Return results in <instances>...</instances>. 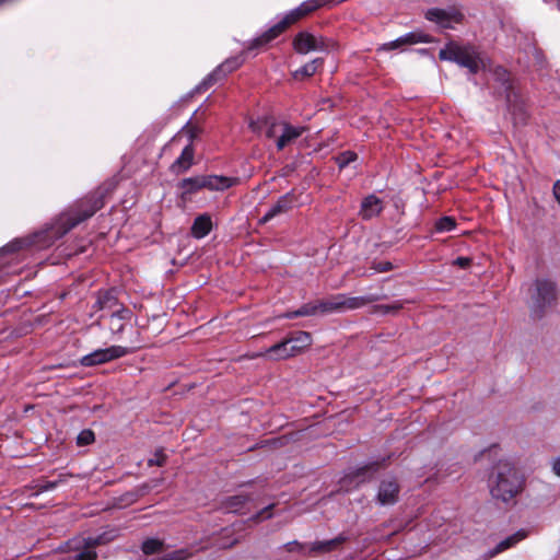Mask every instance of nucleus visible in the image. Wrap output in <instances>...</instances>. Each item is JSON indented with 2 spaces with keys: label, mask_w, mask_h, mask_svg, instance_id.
I'll list each match as a JSON object with an SVG mask.
<instances>
[{
  "label": "nucleus",
  "mask_w": 560,
  "mask_h": 560,
  "mask_svg": "<svg viewBox=\"0 0 560 560\" xmlns=\"http://www.w3.org/2000/svg\"><path fill=\"white\" fill-rule=\"evenodd\" d=\"M131 351L128 348L121 346H110L105 349H96L93 352L83 355L80 359V364L82 366H94L98 364H104L109 361L122 358L129 354Z\"/></svg>",
  "instance_id": "8"
},
{
  "label": "nucleus",
  "mask_w": 560,
  "mask_h": 560,
  "mask_svg": "<svg viewBox=\"0 0 560 560\" xmlns=\"http://www.w3.org/2000/svg\"><path fill=\"white\" fill-rule=\"evenodd\" d=\"M323 66V59L316 58L293 72V78L296 80L312 77L316 73L317 69Z\"/></svg>",
  "instance_id": "24"
},
{
  "label": "nucleus",
  "mask_w": 560,
  "mask_h": 560,
  "mask_svg": "<svg viewBox=\"0 0 560 560\" xmlns=\"http://www.w3.org/2000/svg\"><path fill=\"white\" fill-rule=\"evenodd\" d=\"M534 288V292L532 293V314L534 317L540 318L546 308L556 303L557 287L550 279L540 278L535 280Z\"/></svg>",
  "instance_id": "6"
},
{
  "label": "nucleus",
  "mask_w": 560,
  "mask_h": 560,
  "mask_svg": "<svg viewBox=\"0 0 560 560\" xmlns=\"http://www.w3.org/2000/svg\"><path fill=\"white\" fill-rule=\"evenodd\" d=\"M126 314H128V311L125 308L115 310L112 314V329L114 331H121L124 329V324L121 320L126 317Z\"/></svg>",
  "instance_id": "32"
},
{
  "label": "nucleus",
  "mask_w": 560,
  "mask_h": 560,
  "mask_svg": "<svg viewBox=\"0 0 560 560\" xmlns=\"http://www.w3.org/2000/svg\"><path fill=\"white\" fill-rule=\"evenodd\" d=\"M383 209V200L374 194H371L362 200L359 215L362 220H371L380 215Z\"/></svg>",
  "instance_id": "13"
},
{
  "label": "nucleus",
  "mask_w": 560,
  "mask_h": 560,
  "mask_svg": "<svg viewBox=\"0 0 560 560\" xmlns=\"http://www.w3.org/2000/svg\"><path fill=\"white\" fill-rule=\"evenodd\" d=\"M249 501V497L245 494H236L228 498L224 502V506L230 512L237 513Z\"/></svg>",
  "instance_id": "27"
},
{
  "label": "nucleus",
  "mask_w": 560,
  "mask_h": 560,
  "mask_svg": "<svg viewBox=\"0 0 560 560\" xmlns=\"http://www.w3.org/2000/svg\"><path fill=\"white\" fill-rule=\"evenodd\" d=\"M283 122L284 121H277L275 119H267L265 121L266 127H267L266 131H265L266 137L269 138V139L275 138L277 140L278 136L281 132Z\"/></svg>",
  "instance_id": "31"
},
{
  "label": "nucleus",
  "mask_w": 560,
  "mask_h": 560,
  "mask_svg": "<svg viewBox=\"0 0 560 560\" xmlns=\"http://www.w3.org/2000/svg\"><path fill=\"white\" fill-rule=\"evenodd\" d=\"M291 353L296 357L312 345V336L307 331H296L288 337Z\"/></svg>",
  "instance_id": "17"
},
{
  "label": "nucleus",
  "mask_w": 560,
  "mask_h": 560,
  "mask_svg": "<svg viewBox=\"0 0 560 560\" xmlns=\"http://www.w3.org/2000/svg\"><path fill=\"white\" fill-rule=\"evenodd\" d=\"M553 195L557 199V201L559 202L560 205V180H558L555 185H553Z\"/></svg>",
  "instance_id": "45"
},
{
  "label": "nucleus",
  "mask_w": 560,
  "mask_h": 560,
  "mask_svg": "<svg viewBox=\"0 0 560 560\" xmlns=\"http://www.w3.org/2000/svg\"><path fill=\"white\" fill-rule=\"evenodd\" d=\"M238 182L240 179L237 177L223 175H199L182 179L178 187L182 189L183 196H190L203 188L211 191L225 190L237 185Z\"/></svg>",
  "instance_id": "5"
},
{
  "label": "nucleus",
  "mask_w": 560,
  "mask_h": 560,
  "mask_svg": "<svg viewBox=\"0 0 560 560\" xmlns=\"http://www.w3.org/2000/svg\"><path fill=\"white\" fill-rule=\"evenodd\" d=\"M104 207L102 192L91 194L79 200L69 210L62 212L56 224V234L62 236L74 229L81 222L91 218L97 210Z\"/></svg>",
  "instance_id": "3"
},
{
  "label": "nucleus",
  "mask_w": 560,
  "mask_h": 560,
  "mask_svg": "<svg viewBox=\"0 0 560 560\" xmlns=\"http://www.w3.org/2000/svg\"><path fill=\"white\" fill-rule=\"evenodd\" d=\"M401 46H402V44L399 42V37H398L395 40L385 43L382 48L384 50H393V49H396V48H400Z\"/></svg>",
  "instance_id": "42"
},
{
  "label": "nucleus",
  "mask_w": 560,
  "mask_h": 560,
  "mask_svg": "<svg viewBox=\"0 0 560 560\" xmlns=\"http://www.w3.org/2000/svg\"><path fill=\"white\" fill-rule=\"evenodd\" d=\"M357 159V154L352 151L342 152L338 158L337 162L339 167H346L349 163L353 162Z\"/></svg>",
  "instance_id": "37"
},
{
  "label": "nucleus",
  "mask_w": 560,
  "mask_h": 560,
  "mask_svg": "<svg viewBox=\"0 0 560 560\" xmlns=\"http://www.w3.org/2000/svg\"><path fill=\"white\" fill-rule=\"evenodd\" d=\"M341 296V293L331 295L329 299L322 300L317 302V307H319L320 314H329V313H342L341 300L338 298Z\"/></svg>",
  "instance_id": "22"
},
{
  "label": "nucleus",
  "mask_w": 560,
  "mask_h": 560,
  "mask_svg": "<svg viewBox=\"0 0 560 560\" xmlns=\"http://www.w3.org/2000/svg\"><path fill=\"white\" fill-rule=\"evenodd\" d=\"M409 301H395L392 304H382L374 306L375 313H381L383 315H387L390 313H397L400 310L404 308L405 303H408Z\"/></svg>",
  "instance_id": "28"
},
{
  "label": "nucleus",
  "mask_w": 560,
  "mask_h": 560,
  "mask_svg": "<svg viewBox=\"0 0 560 560\" xmlns=\"http://www.w3.org/2000/svg\"><path fill=\"white\" fill-rule=\"evenodd\" d=\"M338 299L341 300L342 313H343L347 311L362 308L370 303L380 301L382 299V296H380L377 294H369V295H361V296H348V295L341 293V296Z\"/></svg>",
  "instance_id": "15"
},
{
  "label": "nucleus",
  "mask_w": 560,
  "mask_h": 560,
  "mask_svg": "<svg viewBox=\"0 0 560 560\" xmlns=\"http://www.w3.org/2000/svg\"><path fill=\"white\" fill-rule=\"evenodd\" d=\"M300 314H302V316H314L320 313L317 303L308 302L300 307Z\"/></svg>",
  "instance_id": "36"
},
{
  "label": "nucleus",
  "mask_w": 560,
  "mask_h": 560,
  "mask_svg": "<svg viewBox=\"0 0 560 560\" xmlns=\"http://www.w3.org/2000/svg\"><path fill=\"white\" fill-rule=\"evenodd\" d=\"M500 72H502L503 74H506V70H504L503 68L497 69V73H500Z\"/></svg>",
  "instance_id": "48"
},
{
  "label": "nucleus",
  "mask_w": 560,
  "mask_h": 560,
  "mask_svg": "<svg viewBox=\"0 0 560 560\" xmlns=\"http://www.w3.org/2000/svg\"><path fill=\"white\" fill-rule=\"evenodd\" d=\"M456 226V221L452 217H443L435 223V229L439 232H450Z\"/></svg>",
  "instance_id": "34"
},
{
  "label": "nucleus",
  "mask_w": 560,
  "mask_h": 560,
  "mask_svg": "<svg viewBox=\"0 0 560 560\" xmlns=\"http://www.w3.org/2000/svg\"><path fill=\"white\" fill-rule=\"evenodd\" d=\"M324 3V0H306L299 7L285 13L275 25L247 42L244 50L240 55L232 56L220 63L197 85L196 90L198 92H206L217 82L225 79L230 73L237 70L244 63L245 54L265 49L271 42L284 33L288 27L319 9Z\"/></svg>",
  "instance_id": "1"
},
{
  "label": "nucleus",
  "mask_w": 560,
  "mask_h": 560,
  "mask_svg": "<svg viewBox=\"0 0 560 560\" xmlns=\"http://www.w3.org/2000/svg\"><path fill=\"white\" fill-rule=\"evenodd\" d=\"M399 42L402 44V46L415 45L419 43H432L433 37L421 31H413L401 35L399 37Z\"/></svg>",
  "instance_id": "23"
},
{
  "label": "nucleus",
  "mask_w": 560,
  "mask_h": 560,
  "mask_svg": "<svg viewBox=\"0 0 560 560\" xmlns=\"http://www.w3.org/2000/svg\"><path fill=\"white\" fill-rule=\"evenodd\" d=\"M195 149L191 143H188L182 151L180 155L171 164L170 171L179 175L188 171L194 164Z\"/></svg>",
  "instance_id": "16"
},
{
  "label": "nucleus",
  "mask_w": 560,
  "mask_h": 560,
  "mask_svg": "<svg viewBox=\"0 0 560 560\" xmlns=\"http://www.w3.org/2000/svg\"><path fill=\"white\" fill-rule=\"evenodd\" d=\"M552 470L557 476L560 477V457H557L552 460Z\"/></svg>",
  "instance_id": "44"
},
{
  "label": "nucleus",
  "mask_w": 560,
  "mask_h": 560,
  "mask_svg": "<svg viewBox=\"0 0 560 560\" xmlns=\"http://www.w3.org/2000/svg\"><path fill=\"white\" fill-rule=\"evenodd\" d=\"M527 536L526 532L524 529H521L516 532L515 534L506 537L505 539L501 540L493 549L489 550L487 556L489 558H492L500 552L515 546L517 542L523 540Z\"/></svg>",
  "instance_id": "20"
},
{
  "label": "nucleus",
  "mask_w": 560,
  "mask_h": 560,
  "mask_svg": "<svg viewBox=\"0 0 560 560\" xmlns=\"http://www.w3.org/2000/svg\"><path fill=\"white\" fill-rule=\"evenodd\" d=\"M524 476L510 460H499L489 475L488 487L493 499L508 503L523 490Z\"/></svg>",
  "instance_id": "2"
},
{
  "label": "nucleus",
  "mask_w": 560,
  "mask_h": 560,
  "mask_svg": "<svg viewBox=\"0 0 560 560\" xmlns=\"http://www.w3.org/2000/svg\"><path fill=\"white\" fill-rule=\"evenodd\" d=\"M285 548L288 551H295V550H301L302 545L298 541H291V542L285 544Z\"/></svg>",
  "instance_id": "43"
},
{
  "label": "nucleus",
  "mask_w": 560,
  "mask_h": 560,
  "mask_svg": "<svg viewBox=\"0 0 560 560\" xmlns=\"http://www.w3.org/2000/svg\"><path fill=\"white\" fill-rule=\"evenodd\" d=\"M8 248H10L11 250H15V249L20 248V242H15L11 245H8Z\"/></svg>",
  "instance_id": "47"
},
{
  "label": "nucleus",
  "mask_w": 560,
  "mask_h": 560,
  "mask_svg": "<svg viewBox=\"0 0 560 560\" xmlns=\"http://www.w3.org/2000/svg\"><path fill=\"white\" fill-rule=\"evenodd\" d=\"M212 230V220L210 214L203 213L195 218L190 233L195 238L206 237Z\"/></svg>",
  "instance_id": "18"
},
{
  "label": "nucleus",
  "mask_w": 560,
  "mask_h": 560,
  "mask_svg": "<svg viewBox=\"0 0 560 560\" xmlns=\"http://www.w3.org/2000/svg\"><path fill=\"white\" fill-rule=\"evenodd\" d=\"M67 477L68 475H60L59 478L57 480H47V481H40L35 488H36V492L34 493V495H37L42 492H46V491H49V490H52L55 488H57L60 483L65 482L67 480Z\"/></svg>",
  "instance_id": "29"
},
{
  "label": "nucleus",
  "mask_w": 560,
  "mask_h": 560,
  "mask_svg": "<svg viewBox=\"0 0 560 560\" xmlns=\"http://www.w3.org/2000/svg\"><path fill=\"white\" fill-rule=\"evenodd\" d=\"M194 555L192 551H190L188 548H182L175 551H172L170 553L164 555L159 560H187L191 558Z\"/></svg>",
  "instance_id": "33"
},
{
  "label": "nucleus",
  "mask_w": 560,
  "mask_h": 560,
  "mask_svg": "<svg viewBox=\"0 0 560 560\" xmlns=\"http://www.w3.org/2000/svg\"><path fill=\"white\" fill-rule=\"evenodd\" d=\"M302 314H300V308L295 310V311H292V312H288L284 317L285 318H289V319H292V318H296V317H301Z\"/></svg>",
  "instance_id": "46"
},
{
  "label": "nucleus",
  "mask_w": 560,
  "mask_h": 560,
  "mask_svg": "<svg viewBox=\"0 0 560 560\" xmlns=\"http://www.w3.org/2000/svg\"><path fill=\"white\" fill-rule=\"evenodd\" d=\"M95 441V434L90 429L82 430L77 436V444L79 446H86Z\"/></svg>",
  "instance_id": "35"
},
{
  "label": "nucleus",
  "mask_w": 560,
  "mask_h": 560,
  "mask_svg": "<svg viewBox=\"0 0 560 560\" xmlns=\"http://www.w3.org/2000/svg\"><path fill=\"white\" fill-rule=\"evenodd\" d=\"M348 540V537L340 534L334 539L325 541H315L312 544L311 551L325 553L335 550L338 546Z\"/></svg>",
  "instance_id": "21"
},
{
  "label": "nucleus",
  "mask_w": 560,
  "mask_h": 560,
  "mask_svg": "<svg viewBox=\"0 0 560 560\" xmlns=\"http://www.w3.org/2000/svg\"><path fill=\"white\" fill-rule=\"evenodd\" d=\"M295 202V196L293 192H288L279 197V199L273 203L269 210L261 218V222H268L278 214L284 213L290 210Z\"/></svg>",
  "instance_id": "14"
},
{
  "label": "nucleus",
  "mask_w": 560,
  "mask_h": 560,
  "mask_svg": "<svg viewBox=\"0 0 560 560\" xmlns=\"http://www.w3.org/2000/svg\"><path fill=\"white\" fill-rule=\"evenodd\" d=\"M424 16L442 28H453L456 24H462L465 19L463 12L455 7L447 9L431 8L427 10Z\"/></svg>",
  "instance_id": "7"
},
{
  "label": "nucleus",
  "mask_w": 560,
  "mask_h": 560,
  "mask_svg": "<svg viewBox=\"0 0 560 560\" xmlns=\"http://www.w3.org/2000/svg\"><path fill=\"white\" fill-rule=\"evenodd\" d=\"M292 46L295 52L300 55L328 49V44L324 37H317L308 32H299L293 38Z\"/></svg>",
  "instance_id": "9"
},
{
  "label": "nucleus",
  "mask_w": 560,
  "mask_h": 560,
  "mask_svg": "<svg viewBox=\"0 0 560 560\" xmlns=\"http://www.w3.org/2000/svg\"><path fill=\"white\" fill-rule=\"evenodd\" d=\"M305 127L302 126H293L287 121L283 122L282 129L278 139L276 140V147L279 151L283 150L287 145L294 142L298 138H300L304 131Z\"/></svg>",
  "instance_id": "12"
},
{
  "label": "nucleus",
  "mask_w": 560,
  "mask_h": 560,
  "mask_svg": "<svg viewBox=\"0 0 560 560\" xmlns=\"http://www.w3.org/2000/svg\"><path fill=\"white\" fill-rule=\"evenodd\" d=\"M380 468H381L380 462H377V460L371 462V463H368L366 465L359 467L355 470L351 471L347 476V478H349L352 481L359 479L361 482H364L366 480H370L374 476V474H376L380 470Z\"/></svg>",
  "instance_id": "19"
},
{
  "label": "nucleus",
  "mask_w": 560,
  "mask_h": 560,
  "mask_svg": "<svg viewBox=\"0 0 560 560\" xmlns=\"http://www.w3.org/2000/svg\"><path fill=\"white\" fill-rule=\"evenodd\" d=\"M372 268L375 272H387L393 270L394 266L390 261L373 262Z\"/></svg>",
  "instance_id": "40"
},
{
  "label": "nucleus",
  "mask_w": 560,
  "mask_h": 560,
  "mask_svg": "<svg viewBox=\"0 0 560 560\" xmlns=\"http://www.w3.org/2000/svg\"><path fill=\"white\" fill-rule=\"evenodd\" d=\"M400 487L396 478H387L381 481L376 494L380 505H394L398 502Z\"/></svg>",
  "instance_id": "10"
},
{
  "label": "nucleus",
  "mask_w": 560,
  "mask_h": 560,
  "mask_svg": "<svg viewBox=\"0 0 560 560\" xmlns=\"http://www.w3.org/2000/svg\"><path fill=\"white\" fill-rule=\"evenodd\" d=\"M118 305L117 299L110 291L100 292L95 306L97 310L115 308Z\"/></svg>",
  "instance_id": "26"
},
{
  "label": "nucleus",
  "mask_w": 560,
  "mask_h": 560,
  "mask_svg": "<svg viewBox=\"0 0 560 560\" xmlns=\"http://www.w3.org/2000/svg\"><path fill=\"white\" fill-rule=\"evenodd\" d=\"M441 60L456 62L467 68L471 74H476L482 68L483 62L478 50L470 45H459L451 42L439 52Z\"/></svg>",
  "instance_id": "4"
},
{
  "label": "nucleus",
  "mask_w": 560,
  "mask_h": 560,
  "mask_svg": "<svg viewBox=\"0 0 560 560\" xmlns=\"http://www.w3.org/2000/svg\"><path fill=\"white\" fill-rule=\"evenodd\" d=\"M289 340L288 338L283 339L282 341L265 349L264 351H259L257 353H253L248 355L249 359H257V358H268L270 360L280 361V360H287L289 358H293L294 355L289 350Z\"/></svg>",
  "instance_id": "11"
},
{
  "label": "nucleus",
  "mask_w": 560,
  "mask_h": 560,
  "mask_svg": "<svg viewBox=\"0 0 560 560\" xmlns=\"http://www.w3.org/2000/svg\"><path fill=\"white\" fill-rule=\"evenodd\" d=\"M101 540H102L101 537H96V538H91L90 537V538H88L86 541H85L86 548L84 550L78 552L73 557V560H96L97 553L92 548L97 546V545H100Z\"/></svg>",
  "instance_id": "25"
},
{
  "label": "nucleus",
  "mask_w": 560,
  "mask_h": 560,
  "mask_svg": "<svg viewBox=\"0 0 560 560\" xmlns=\"http://www.w3.org/2000/svg\"><path fill=\"white\" fill-rule=\"evenodd\" d=\"M185 132L188 135L189 137V143L192 144V141L201 133V128L196 126V125H186L185 128H184Z\"/></svg>",
  "instance_id": "39"
},
{
  "label": "nucleus",
  "mask_w": 560,
  "mask_h": 560,
  "mask_svg": "<svg viewBox=\"0 0 560 560\" xmlns=\"http://www.w3.org/2000/svg\"><path fill=\"white\" fill-rule=\"evenodd\" d=\"M163 541L156 538H148L142 542L141 550L144 555H153L161 551Z\"/></svg>",
  "instance_id": "30"
},
{
  "label": "nucleus",
  "mask_w": 560,
  "mask_h": 560,
  "mask_svg": "<svg viewBox=\"0 0 560 560\" xmlns=\"http://www.w3.org/2000/svg\"><path fill=\"white\" fill-rule=\"evenodd\" d=\"M472 259L469 257H457L453 264L462 269H466L471 265Z\"/></svg>",
  "instance_id": "41"
},
{
  "label": "nucleus",
  "mask_w": 560,
  "mask_h": 560,
  "mask_svg": "<svg viewBox=\"0 0 560 560\" xmlns=\"http://www.w3.org/2000/svg\"><path fill=\"white\" fill-rule=\"evenodd\" d=\"M166 458H167V456L165 455L163 450H158L154 453L153 458H150L148 460V465L149 466H160L161 467V466H163L166 463Z\"/></svg>",
  "instance_id": "38"
}]
</instances>
